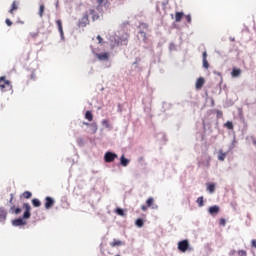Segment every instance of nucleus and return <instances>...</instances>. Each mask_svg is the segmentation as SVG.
I'll use <instances>...</instances> for the list:
<instances>
[{"label":"nucleus","instance_id":"obj_1","mask_svg":"<svg viewBox=\"0 0 256 256\" xmlns=\"http://www.w3.org/2000/svg\"><path fill=\"white\" fill-rule=\"evenodd\" d=\"M129 39L127 36H115L114 40H112V47H120V45H127Z\"/></svg>","mask_w":256,"mask_h":256},{"label":"nucleus","instance_id":"obj_2","mask_svg":"<svg viewBox=\"0 0 256 256\" xmlns=\"http://www.w3.org/2000/svg\"><path fill=\"white\" fill-rule=\"evenodd\" d=\"M11 82L5 78V76L0 77V91L7 92L11 91Z\"/></svg>","mask_w":256,"mask_h":256},{"label":"nucleus","instance_id":"obj_3","mask_svg":"<svg viewBox=\"0 0 256 256\" xmlns=\"http://www.w3.org/2000/svg\"><path fill=\"white\" fill-rule=\"evenodd\" d=\"M117 159V154L113 152H106L104 155V161L105 163H113Z\"/></svg>","mask_w":256,"mask_h":256},{"label":"nucleus","instance_id":"obj_4","mask_svg":"<svg viewBox=\"0 0 256 256\" xmlns=\"http://www.w3.org/2000/svg\"><path fill=\"white\" fill-rule=\"evenodd\" d=\"M178 249L182 253H185L189 249V240H182L178 243Z\"/></svg>","mask_w":256,"mask_h":256},{"label":"nucleus","instance_id":"obj_5","mask_svg":"<svg viewBox=\"0 0 256 256\" xmlns=\"http://www.w3.org/2000/svg\"><path fill=\"white\" fill-rule=\"evenodd\" d=\"M87 25H89V15L84 14L78 22V27H87Z\"/></svg>","mask_w":256,"mask_h":256},{"label":"nucleus","instance_id":"obj_6","mask_svg":"<svg viewBox=\"0 0 256 256\" xmlns=\"http://www.w3.org/2000/svg\"><path fill=\"white\" fill-rule=\"evenodd\" d=\"M23 207L25 209L23 219H29L31 217V205H29V203H24Z\"/></svg>","mask_w":256,"mask_h":256},{"label":"nucleus","instance_id":"obj_7","mask_svg":"<svg viewBox=\"0 0 256 256\" xmlns=\"http://www.w3.org/2000/svg\"><path fill=\"white\" fill-rule=\"evenodd\" d=\"M53 205H55V199H53L50 196L46 197L45 203H44L45 209H51L53 207Z\"/></svg>","mask_w":256,"mask_h":256},{"label":"nucleus","instance_id":"obj_8","mask_svg":"<svg viewBox=\"0 0 256 256\" xmlns=\"http://www.w3.org/2000/svg\"><path fill=\"white\" fill-rule=\"evenodd\" d=\"M14 227H21L22 225H27V221H24L23 218H18L12 221Z\"/></svg>","mask_w":256,"mask_h":256},{"label":"nucleus","instance_id":"obj_9","mask_svg":"<svg viewBox=\"0 0 256 256\" xmlns=\"http://www.w3.org/2000/svg\"><path fill=\"white\" fill-rule=\"evenodd\" d=\"M96 57L99 61H109V52L96 54Z\"/></svg>","mask_w":256,"mask_h":256},{"label":"nucleus","instance_id":"obj_10","mask_svg":"<svg viewBox=\"0 0 256 256\" xmlns=\"http://www.w3.org/2000/svg\"><path fill=\"white\" fill-rule=\"evenodd\" d=\"M204 85H205V78L203 77L198 78L195 84L196 89L197 90L203 89Z\"/></svg>","mask_w":256,"mask_h":256},{"label":"nucleus","instance_id":"obj_11","mask_svg":"<svg viewBox=\"0 0 256 256\" xmlns=\"http://www.w3.org/2000/svg\"><path fill=\"white\" fill-rule=\"evenodd\" d=\"M122 245H125V242L118 239H113V241L110 242V247H122Z\"/></svg>","mask_w":256,"mask_h":256},{"label":"nucleus","instance_id":"obj_12","mask_svg":"<svg viewBox=\"0 0 256 256\" xmlns=\"http://www.w3.org/2000/svg\"><path fill=\"white\" fill-rule=\"evenodd\" d=\"M7 219V211H5V208H0V223H4Z\"/></svg>","mask_w":256,"mask_h":256},{"label":"nucleus","instance_id":"obj_13","mask_svg":"<svg viewBox=\"0 0 256 256\" xmlns=\"http://www.w3.org/2000/svg\"><path fill=\"white\" fill-rule=\"evenodd\" d=\"M154 203H155V199H153V197H150L146 200L147 207H152V209H157V205H155Z\"/></svg>","mask_w":256,"mask_h":256},{"label":"nucleus","instance_id":"obj_14","mask_svg":"<svg viewBox=\"0 0 256 256\" xmlns=\"http://www.w3.org/2000/svg\"><path fill=\"white\" fill-rule=\"evenodd\" d=\"M219 211H220V208L217 205H214L208 209V212L210 213V215H217Z\"/></svg>","mask_w":256,"mask_h":256},{"label":"nucleus","instance_id":"obj_15","mask_svg":"<svg viewBox=\"0 0 256 256\" xmlns=\"http://www.w3.org/2000/svg\"><path fill=\"white\" fill-rule=\"evenodd\" d=\"M185 17V13L183 12H176L175 13V21L176 23H181V20Z\"/></svg>","mask_w":256,"mask_h":256},{"label":"nucleus","instance_id":"obj_16","mask_svg":"<svg viewBox=\"0 0 256 256\" xmlns=\"http://www.w3.org/2000/svg\"><path fill=\"white\" fill-rule=\"evenodd\" d=\"M56 25L60 35L63 37V22L61 20H56Z\"/></svg>","mask_w":256,"mask_h":256},{"label":"nucleus","instance_id":"obj_17","mask_svg":"<svg viewBox=\"0 0 256 256\" xmlns=\"http://www.w3.org/2000/svg\"><path fill=\"white\" fill-rule=\"evenodd\" d=\"M225 157H227V153H224L223 150H219L218 161H225Z\"/></svg>","mask_w":256,"mask_h":256},{"label":"nucleus","instance_id":"obj_18","mask_svg":"<svg viewBox=\"0 0 256 256\" xmlns=\"http://www.w3.org/2000/svg\"><path fill=\"white\" fill-rule=\"evenodd\" d=\"M120 163L122 167H127L129 165V159L125 158V156H122L120 159Z\"/></svg>","mask_w":256,"mask_h":256},{"label":"nucleus","instance_id":"obj_19","mask_svg":"<svg viewBox=\"0 0 256 256\" xmlns=\"http://www.w3.org/2000/svg\"><path fill=\"white\" fill-rule=\"evenodd\" d=\"M17 9H19V7L17 6V1H14V2L12 3L11 9L9 10V13H11V15H13V13H14L15 11H17Z\"/></svg>","mask_w":256,"mask_h":256},{"label":"nucleus","instance_id":"obj_20","mask_svg":"<svg viewBox=\"0 0 256 256\" xmlns=\"http://www.w3.org/2000/svg\"><path fill=\"white\" fill-rule=\"evenodd\" d=\"M231 75L232 77H239V75H241V69L233 68Z\"/></svg>","mask_w":256,"mask_h":256},{"label":"nucleus","instance_id":"obj_21","mask_svg":"<svg viewBox=\"0 0 256 256\" xmlns=\"http://www.w3.org/2000/svg\"><path fill=\"white\" fill-rule=\"evenodd\" d=\"M114 213H116V215H119L120 217H125V211L123 210V209H121V208H116L115 210H114Z\"/></svg>","mask_w":256,"mask_h":256},{"label":"nucleus","instance_id":"obj_22","mask_svg":"<svg viewBox=\"0 0 256 256\" xmlns=\"http://www.w3.org/2000/svg\"><path fill=\"white\" fill-rule=\"evenodd\" d=\"M10 211H11V213H15V215H19V213H21V208H15V206L12 205L10 207Z\"/></svg>","mask_w":256,"mask_h":256},{"label":"nucleus","instance_id":"obj_23","mask_svg":"<svg viewBox=\"0 0 256 256\" xmlns=\"http://www.w3.org/2000/svg\"><path fill=\"white\" fill-rule=\"evenodd\" d=\"M85 119H87V121H93V113H91V111H86Z\"/></svg>","mask_w":256,"mask_h":256},{"label":"nucleus","instance_id":"obj_24","mask_svg":"<svg viewBox=\"0 0 256 256\" xmlns=\"http://www.w3.org/2000/svg\"><path fill=\"white\" fill-rule=\"evenodd\" d=\"M32 205L33 207H41V201H39L37 198H34L32 199Z\"/></svg>","mask_w":256,"mask_h":256},{"label":"nucleus","instance_id":"obj_25","mask_svg":"<svg viewBox=\"0 0 256 256\" xmlns=\"http://www.w3.org/2000/svg\"><path fill=\"white\" fill-rule=\"evenodd\" d=\"M207 191L209 193H215V184H207Z\"/></svg>","mask_w":256,"mask_h":256},{"label":"nucleus","instance_id":"obj_26","mask_svg":"<svg viewBox=\"0 0 256 256\" xmlns=\"http://www.w3.org/2000/svg\"><path fill=\"white\" fill-rule=\"evenodd\" d=\"M31 197H33V194H32L31 192L25 191V192L23 193V198H24V199H31Z\"/></svg>","mask_w":256,"mask_h":256},{"label":"nucleus","instance_id":"obj_27","mask_svg":"<svg viewBox=\"0 0 256 256\" xmlns=\"http://www.w3.org/2000/svg\"><path fill=\"white\" fill-rule=\"evenodd\" d=\"M196 203H198L199 207H203L205 205L203 202V196L198 197Z\"/></svg>","mask_w":256,"mask_h":256},{"label":"nucleus","instance_id":"obj_28","mask_svg":"<svg viewBox=\"0 0 256 256\" xmlns=\"http://www.w3.org/2000/svg\"><path fill=\"white\" fill-rule=\"evenodd\" d=\"M144 224H145V223L143 222V219H141V218H138V219L135 221V225H136L137 227H143Z\"/></svg>","mask_w":256,"mask_h":256},{"label":"nucleus","instance_id":"obj_29","mask_svg":"<svg viewBox=\"0 0 256 256\" xmlns=\"http://www.w3.org/2000/svg\"><path fill=\"white\" fill-rule=\"evenodd\" d=\"M45 13V5H40L39 7V17H43V14Z\"/></svg>","mask_w":256,"mask_h":256},{"label":"nucleus","instance_id":"obj_30","mask_svg":"<svg viewBox=\"0 0 256 256\" xmlns=\"http://www.w3.org/2000/svg\"><path fill=\"white\" fill-rule=\"evenodd\" d=\"M102 125H104V127H106V129H110L111 124L109 123V120L104 119L102 120Z\"/></svg>","mask_w":256,"mask_h":256},{"label":"nucleus","instance_id":"obj_31","mask_svg":"<svg viewBox=\"0 0 256 256\" xmlns=\"http://www.w3.org/2000/svg\"><path fill=\"white\" fill-rule=\"evenodd\" d=\"M224 127L228 128L230 131L233 130V122L227 121V122L224 124Z\"/></svg>","mask_w":256,"mask_h":256},{"label":"nucleus","instance_id":"obj_32","mask_svg":"<svg viewBox=\"0 0 256 256\" xmlns=\"http://www.w3.org/2000/svg\"><path fill=\"white\" fill-rule=\"evenodd\" d=\"M90 13L92 15L93 21H97V19H99V14H95V10H91Z\"/></svg>","mask_w":256,"mask_h":256},{"label":"nucleus","instance_id":"obj_33","mask_svg":"<svg viewBox=\"0 0 256 256\" xmlns=\"http://www.w3.org/2000/svg\"><path fill=\"white\" fill-rule=\"evenodd\" d=\"M202 63H203L204 69H209V62L207 61V59L202 60Z\"/></svg>","mask_w":256,"mask_h":256},{"label":"nucleus","instance_id":"obj_34","mask_svg":"<svg viewBox=\"0 0 256 256\" xmlns=\"http://www.w3.org/2000/svg\"><path fill=\"white\" fill-rule=\"evenodd\" d=\"M219 225H221L222 227H225V225H227V221L225 220V218H221L219 220Z\"/></svg>","mask_w":256,"mask_h":256},{"label":"nucleus","instance_id":"obj_35","mask_svg":"<svg viewBox=\"0 0 256 256\" xmlns=\"http://www.w3.org/2000/svg\"><path fill=\"white\" fill-rule=\"evenodd\" d=\"M5 23L8 27H11V25H13V22L9 18L5 20Z\"/></svg>","mask_w":256,"mask_h":256},{"label":"nucleus","instance_id":"obj_36","mask_svg":"<svg viewBox=\"0 0 256 256\" xmlns=\"http://www.w3.org/2000/svg\"><path fill=\"white\" fill-rule=\"evenodd\" d=\"M238 255H239V256H247V252H246L245 250H240V251L238 252Z\"/></svg>","mask_w":256,"mask_h":256},{"label":"nucleus","instance_id":"obj_37","mask_svg":"<svg viewBox=\"0 0 256 256\" xmlns=\"http://www.w3.org/2000/svg\"><path fill=\"white\" fill-rule=\"evenodd\" d=\"M187 23L191 24V14L185 16Z\"/></svg>","mask_w":256,"mask_h":256},{"label":"nucleus","instance_id":"obj_38","mask_svg":"<svg viewBox=\"0 0 256 256\" xmlns=\"http://www.w3.org/2000/svg\"><path fill=\"white\" fill-rule=\"evenodd\" d=\"M13 199H14V195L10 194V200H9L10 205H13Z\"/></svg>","mask_w":256,"mask_h":256},{"label":"nucleus","instance_id":"obj_39","mask_svg":"<svg viewBox=\"0 0 256 256\" xmlns=\"http://www.w3.org/2000/svg\"><path fill=\"white\" fill-rule=\"evenodd\" d=\"M97 3L98 5H103V3H107V0H98Z\"/></svg>","mask_w":256,"mask_h":256},{"label":"nucleus","instance_id":"obj_40","mask_svg":"<svg viewBox=\"0 0 256 256\" xmlns=\"http://www.w3.org/2000/svg\"><path fill=\"white\" fill-rule=\"evenodd\" d=\"M30 36L35 39V37H38L39 36V33H30Z\"/></svg>","mask_w":256,"mask_h":256},{"label":"nucleus","instance_id":"obj_41","mask_svg":"<svg viewBox=\"0 0 256 256\" xmlns=\"http://www.w3.org/2000/svg\"><path fill=\"white\" fill-rule=\"evenodd\" d=\"M97 40H98V43H103V38L101 37V35L97 36Z\"/></svg>","mask_w":256,"mask_h":256},{"label":"nucleus","instance_id":"obj_42","mask_svg":"<svg viewBox=\"0 0 256 256\" xmlns=\"http://www.w3.org/2000/svg\"><path fill=\"white\" fill-rule=\"evenodd\" d=\"M207 59V51H204L202 54V60Z\"/></svg>","mask_w":256,"mask_h":256},{"label":"nucleus","instance_id":"obj_43","mask_svg":"<svg viewBox=\"0 0 256 256\" xmlns=\"http://www.w3.org/2000/svg\"><path fill=\"white\" fill-rule=\"evenodd\" d=\"M141 209H142V211H147V209H149V206L142 205Z\"/></svg>","mask_w":256,"mask_h":256},{"label":"nucleus","instance_id":"obj_44","mask_svg":"<svg viewBox=\"0 0 256 256\" xmlns=\"http://www.w3.org/2000/svg\"><path fill=\"white\" fill-rule=\"evenodd\" d=\"M251 245H252V247H254V248L256 249V240H255V239H253V240L251 241Z\"/></svg>","mask_w":256,"mask_h":256},{"label":"nucleus","instance_id":"obj_45","mask_svg":"<svg viewBox=\"0 0 256 256\" xmlns=\"http://www.w3.org/2000/svg\"><path fill=\"white\" fill-rule=\"evenodd\" d=\"M30 79H35V72H32L31 75H30Z\"/></svg>","mask_w":256,"mask_h":256},{"label":"nucleus","instance_id":"obj_46","mask_svg":"<svg viewBox=\"0 0 256 256\" xmlns=\"http://www.w3.org/2000/svg\"><path fill=\"white\" fill-rule=\"evenodd\" d=\"M252 143H253V145H256V139L255 138H252Z\"/></svg>","mask_w":256,"mask_h":256},{"label":"nucleus","instance_id":"obj_47","mask_svg":"<svg viewBox=\"0 0 256 256\" xmlns=\"http://www.w3.org/2000/svg\"><path fill=\"white\" fill-rule=\"evenodd\" d=\"M84 125H89V123H84Z\"/></svg>","mask_w":256,"mask_h":256},{"label":"nucleus","instance_id":"obj_48","mask_svg":"<svg viewBox=\"0 0 256 256\" xmlns=\"http://www.w3.org/2000/svg\"><path fill=\"white\" fill-rule=\"evenodd\" d=\"M207 167H209V162H207Z\"/></svg>","mask_w":256,"mask_h":256}]
</instances>
